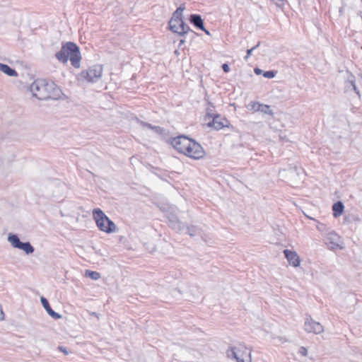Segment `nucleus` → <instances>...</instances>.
<instances>
[{"label":"nucleus","mask_w":362,"mask_h":362,"mask_svg":"<svg viewBox=\"0 0 362 362\" xmlns=\"http://www.w3.org/2000/svg\"><path fill=\"white\" fill-rule=\"evenodd\" d=\"M170 143L179 153L192 158L199 159L204 156L202 146L185 135H179L172 138Z\"/></svg>","instance_id":"f257e3e1"},{"label":"nucleus","mask_w":362,"mask_h":362,"mask_svg":"<svg viewBox=\"0 0 362 362\" xmlns=\"http://www.w3.org/2000/svg\"><path fill=\"white\" fill-rule=\"evenodd\" d=\"M55 57L64 64L67 63L70 59L71 64L74 68L80 67L81 52L78 46L74 42H67L62 44L61 49L55 54Z\"/></svg>","instance_id":"f03ea898"},{"label":"nucleus","mask_w":362,"mask_h":362,"mask_svg":"<svg viewBox=\"0 0 362 362\" xmlns=\"http://www.w3.org/2000/svg\"><path fill=\"white\" fill-rule=\"evenodd\" d=\"M30 90L33 95L40 100H47L51 98H55L57 91L54 83H48L45 80H35L30 86Z\"/></svg>","instance_id":"7ed1b4c3"},{"label":"nucleus","mask_w":362,"mask_h":362,"mask_svg":"<svg viewBox=\"0 0 362 362\" xmlns=\"http://www.w3.org/2000/svg\"><path fill=\"white\" fill-rule=\"evenodd\" d=\"M93 218L96 222L98 228L107 233H111L116 231V226L105 213L99 208L94 209L93 211Z\"/></svg>","instance_id":"20e7f679"},{"label":"nucleus","mask_w":362,"mask_h":362,"mask_svg":"<svg viewBox=\"0 0 362 362\" xmlns=\"http://www.w3.org/2000/svg\"><path fill=\"white\" fill-rule=\"evenodd\" d=\"M205 124L210 128L219 130L223 127H229V121L221 117L220 115H217L213 112L212 109H209V112L205 115Z\"/></svg>","instance_id":"39448f33"},{"label":"nucleus","mask_w":362,"mask_h":362,"mask_svg":"<svg viewBox=\"0 0 362 362\" xmlns=\"http://www.w3.org/2000/svg\"><path fill=\"white\" fill-rule=\"evenodd\" d=\"M303 329L308 334L315 335L322 334L325 332V327L310 315H305L303 320Z\"/></svg>","instance_id":"423d86ee"},{"label":"nucleus","mask_w":362,"mask_h":362,"mask_svg":"<svg viewBox=\"0 0 362 362\" xmlns=\"http://www.w3.org/2000/svg\"><path fill=\"white\" fill-rule=\"evenodd\" d=\"M227 356L230 358H234L237 362H250V353L248 349L243 344L230 348L227 351Z\"/></svg>","instance_id":"0eeeda50"},{"label":"nucleus","mask_w":362,"mask_h":362,"mask_svg":"<svg viewBox=\"0 0 362 362\" xmlns=\"http://www.w3.org/2000/svg\"><path fill=\"white\" fill-rule=\"evenodd\" d=\"M102 74L103 66L95 64L90 66L87 70H83L80 74V76L88 82L95 83L102 77Z\"/></svg>","instance_id":"6e6552de"},{"label":"nucleus","mask_w":362,"mask_h":362,"mask_svg":"<svg viewBox=\"0 0 362 362\" xmlns=\"http://www.w3.org/2000/svg\"><path fill=\"white\" fill-rule=\"evenodd\" d=\"M7 240L13 248L21 250L26 255L32 254L35 251V248L30 242H21L16 234L9 233Z\"/></svg>","instance_id":"1a4fd4ad"},{"label":"nucleus","mask_w":362,"mask_h":362,"mask_svg":"<svg viewBox=\"0 0 362 362\" xmlns=\"http://www.w3.org/2000/svg\"><path fill=\"white\" fill-rule=\"evenodd\" d=\"M325 243L332 250H342L345 248L343 238L334 231L327 233Z\"/></svg>","instance_id":"9d476101"},{"label":"nucleus","mask_w":362,"mask_h":362,"mask_svg":"<svg viewBox=\"0 0 362 362\" xmlns=\"http://www.w3.org/2000/svg\"><path fill=\"white\" fill-rule=\"evenodd\" d=\"M288 264L293 268H299L302 263V259L297 251L293 249H285L283 251Z\"/></svg>","instance_id":"9b49d317"},{"label":"nucleus","mask_w":362,"mask_h":362,"mask_svg":"<svg viewBox=\"0 0 362 362\" xmlns=\"http://www.w3.org/2000/svg\"><path fill=\"white\" fill-rule=\"evenodd\" d=\"M298 173V168L295 166H288L279 170L278 175L281 180H291Z\"/></svg>","instance_id":"f8f14e48"},{"label":"nucleus","mask_w":362,"mask_h":362,"mask_svg":"<svg viewBox=\"0 0 362 362\" xmlns=\"http://www.w3.org/2000/svg\"><path fill=\"white\" fill-rule=\"evenodd\" d=\"M40 302L42 303V305L43 306V308L50 317H52L54 320H59L62 318V315L60 314L56 313L54 310L52 309L46 298L42 296L40 298Z\"/></svg>","instance_id":"ddd939ff"},{"label":"nucleus","mask_w":362,"mask_h":362,"mask_svg":"<svg viewBox=\"0 0 362 362\" xmlns=\"http://www.w3.org/2000/svg\"><path fill=\"white\" fill-rule=\"evenodd\" d=\"M168 226L177 233H184L185 230V224L180 221L178 218L168 222Z\"/></svg>","instance_id":"4468645a"},{"label":"nucleus","mask_w":362,"mask_h":362,"mask_svg":"<svg viewBox=\"0 0 362 362\" xmlns=\"http://www.w3.org/2000/svg\"><path fill=\"white\" fill-rule=\"evenodd\" d=\"M189 21L196 28L204 31V21L202 16L199 14H191L189 16Z\"/></svg>","instance_id":"2eb2a0df"},{"label":"nucleus","mask_w":362,"mask_h":362,"mask_svg":"<svg viewBox=\"0 0 362 362\" xmlns=\"http://www.w3.org/2000/svg\"><path fill=\"white\" fill-rule=\"evenodd\" d=\"M344 210V206L341 202H337L332 206L333 216L334 218L339 217Z\"/></svg>","instance_id":"dca6fc26"},{"label":"nucleus","mask_w":362,"mask_h":362,"mask_svg":"<svg viewBox=\"0 0 362 362\" xmlns=\"http://www.w3.org/2000/svg\"><path fill=\"white\" fill-rule=\"evenodd\" d=\"M0 71L9 76H17V71L8 65L0 63Z\"/></svg>","instance_id":"f3484780"},{"label":"nucleus","mask_w":362,"mask_h":362,"mask_svg":"<svg viewBox=\"0 0 362 362\" xmlns=\"http://www.w3.org/2000/svg\"><path fill=\"white\" fill-rule=\"evenodd\" d=\"M140 124L143 127H147L150 129L153 130L156 133L163 135L165 133V129L159 126H154L148 122L140 121Z\"/></svg>","instance_id":"a211bd4d"},{"label":"nucleus","mask_w":362,"mask_h":362,"mask_svg":"<svg viewBox=\"0 0 362 362\" xmlns=\"http://www.w3.org/2000/svg\"><path fill=\"white\" fill-rule=\"evenodd\" d=\"M182 21H183V19H178V21H176V22H174V23H171V21H169V22H168L169 29L172 32L178 34V32L180 31V25L181 24L180 22H182Z\"/></svg>","instance_id":"6ab92c4d"},{"label":"nucleus","mask_w":362,"mask_h":362,"mask_svg":"<svg viewBox=\"0 0 362 362\" xmlns=\"http://www.w3.org/2000/svg\"><path fill=\"white\" fill-rule=\"evenodd\" d=\"M199 230H200V229H199L197 226H187L185 225V230L184 232H186L191 237H194L199 233Z\"/></svg>","instance_id":"aec40b11"},{"label":"nucleus","mask_w":362,"mask_h":362,"mask_svg":"<svg viewBox=\"0 0 362 362\" xmlns=\"http://www.w3.org/2000/svg\"><path fill=\"white\" fill-rule=\"evenodd\" d=\"M180 31L178 32V35L182 36V35H184L185 34H187L189 31L192 32L189 28V26L186 24L184 21L182 22H180Z\"/></svg>","instance_id":"412c9836"},{"label":"nucleus","mask_w":362,"mask_h":362,"mask_svg":"<svg viewBox=\"0 0 362 362\" xmlns=\"http://www.w3.org/2000/svg\"><path fill=\"white\" fill-rule=\"evenodd\" d=\"M165 217L167 218L168 222L172 220H175L177 218H178L176 209L170 208L168 211H166Z\"/></svg>","instance_id":"4be33fe9"},{"label":"nucleus","mask_w":362,"mask_h":362,"mask_svg":"<svg viewBox=\"0 0 362 362\" xmlns=\"http://www.w3.org/2000/svg\"><path fill=\"white\" fill-rule=\"evenodd\" d=\"M260 103L256 101H252L247 105V109L253 112H258L259 110Z\"/></svg>","instance_id":"5701e85b"},{"label":"nucleus","mask_w":362,"mask_h":362,"mask_svg":"<svg viewBox=\"0 0 362 362\" xmlns=\"http://www.w3.org/2000/svg\"><path fill=\"white\" fill-rule=\"evenodd\" d=\"M258 112H261L264 114H267V115H273L272 110L269 105L261 104V103H260L259 110Z\"/></svg>","instance_id":"b1692460"},{"label":"nucleus","mask_w":362,"mask_h":362,"mask_svg":"<svg viewBox=\"0 0 362 362\" xmlns=\"http://www.w3.org/2000/svg\"><path fill=\"white\" fill-rule=\"evenodd\" d=\"M86 276L93 280H98L100 278V274L99 272L90 270L86 271Z\"/></svg>","instance_id":"393cba45"},{"label":"nucleus","mask_w":362,"mask_h":362,"mask_svg":"<svg viewBox=\"0 0 362 362\" xmlns=\"http://www.w3.org/2000/svg\"><path fill=\"white\" fill-rule=\"evenodd\" d=\"M178 19H182V13H180L177 10H175L170 21H171V23H174L176 22V21H178Z\"/></svg>","instance_id":"a878e982"},{"label":"nucleus","mask_w":362,"mask_h":362,"mask_svg":"<svg viewBox=\"0 0 362 362\" xmlns=\"http://www.w3.org/2000/svg\"><path fill=\"white\" fill-rule=\"evenodd\" d=\"M349 81L351 85L353 86V88H354V91L356 92V93L358 95V97H360L361 95H360L359 90H358V88L355 84V81L354 80V76L352 75H351V77H350V78H349Z\"/></svg>","instance_id":"bb28decb"},{"label":"nucleus","mask_w":362,"mask_h":362,"mask_svg":"<svg viewBox=\"0 0 362 362\" xmlns=\"http://www.w3.org/2000/svg\"><path fill=\"white\" fill-rule=\"evenodd\" d=\"M298 354L301 356H307L308 355V349L305 346H300L298 351Z\"/></svg>","instance_id":"cd10ccee"},{"label":"nucleus","mask_w":362,"mask_h":362,"mask_svg":"<svg viewBox=\"0 0 362 362\" xmlns=\"http://www.w3.org/2000/svg\"><path fill=\"white\" fill-rule=\"evenodd\" d=\"M264 77L267 78H273L276 76V72L273 71H268L263 73Z\"/></svg>","instance_id":"c85d7f7f"},{"label":"nucleus","mask_w":362,"mask_h":362,"mask_svg":"<svg viewBox=\"0 0 362 362\" xmlns=\"http://www.w3.org/2000/svg\"><path fill=\"white\" fill-rule=\"evenodd\" d=\"M316 228L319 231H325V230H326L327 227H326V225H325L324 223H320V222H317V224L316 226Z\"/></svg>","instance_id":"c756f323"},{"label":"nucleus","mask_w":362,"mask_h":362,"mask_svg":"<svg viewBox=\"0 0 362 362\" xmlns=\"http://www.w3.org/2000/svg\"><path fill=\"white\" fill-rule=\"evenodd\" d=\"M222 69L224 71V72H226V73H227L230 71V67H229L228 64H223L222 65Z\"/></svg>","instance_id":"7c9ffc66"},{"label":"nucleus","mask_w":362,"mask_h":362,"mask_svg":"<svg viewBox=\"0 0 362 362\" xmlns=\"http://www.w3.org/2000/svg\"><path fill=\"white\" fill-rule=\"evenodd\" d=\"M58 349H59L60 351L63 352L64 354H66H66H68V351H67V350H66V347L62 346H59L58 347Z\"/></svg>","instance_id":"2f4dec72"},{"label":"nucleus","mask_w":362,"mask_h":362,"mask_svg":"<svg viewBox=\"0 0 362 362\" xmlns=\"http://www.w3.org/2000/svg\"><path fill=\"white\" fill-rule=\"evenodd\" d=\"M185 9V4H181L176 10H177L180 13H182L184 10Z\"/></svg>","instance_id":"473e14b6"},{"label":"nucleus","mask_w":362,"mask_h":362,"mask_svg":"<svg viewBox=\"0 0 362 362\" xmlns=\"http://www.w3.org/2000/svg\"><path fill=\"white\" fill-rule=\"evenodd\" d=\"M185 9V4H181L176 10H177L180 13H182L184 10Z\"/></svg>","instance_id":"72a5a7b5"},{"label":"nucleus","mask_w":362,"mask_h":362,"mask_svg":"<svg viewBox=\"0 0 362 362\" xmlns=\"http://www.w3.org/2000/svg\"><path fill=\"white\" fill-rule=\"evenodd\" d=\"M4 320V313L3 311L2 306L0 305V321Z\"/></svg>","instance_id":"f704fd0d"},{"label":"nucleus","mask_w":362,"mask_h":362,"mask_svg":"<svg viewBox=\"0 0 362 362\" xmlns=\"http://www.w3.org/2000/svg\"><path fill=\"white\" fill-rule=\"evenodd\" d=\"M278 6L284 5V0H272Z\"/></svg>","instance_id":"c9c22d12"},{"label":"nucleus","mask_w":362,"mask_h":362,"mask_svg":"<svg viewBox=\"0 0 362 362\" xmlns=\"http://www.w3.org/2000/svg\"><path fill=\"white\" fill-rule=\"evenodd\" d=\"M254 72H255V74H257V75H260V74H263V71H262V70H261V69H259V68H255V69H254Z\"/></svg>","instance_id":"e433bc0d"},{"label":"nucleus","mask_w":362,"mask_h":362,"mask_svg":"<svg viewBox=\"0 0 362 362\" xmlns=\"http://www.w3.org/2000/svg\"><path fill=\"white\" fill-rule=\"evenodd\" d=\"M253 49H254V48L247 49V56L245 57L246 59H247L249 57V56L251 54V53H252Z\"/></svg>","instance_id":"4c0bfd02"},{"label":"nucleus","mask_w":362,"mask_h":362,"mask_svg":"<svg viewBox=\"0 0 362 362\" xmlns=\"http://www.w3.org/2000/svg\"><path fill=\"white\" fill-rule=\"evenodd\" d=\"M90 315H93V316H95V317H98V313H95V312L91 313H90Z\"/></svg>","instance_id":"58836bf2"},{"label":"nucleus","mask_w":362,"mask_h":362,"mask_svg":"<svg viewBox=\"0 0 362 362\" xmlns=\"http://www.w3.org/2000/svg\"><path fill=\"white\" fill-rule=\"evenodd\" d=\"M204 33H205L206 34H207V35H209V31H207L206 30H204Z\"/></svg>","instance_id":"ea45409f"},{"label":"nucleus","mask_w":362,"mask_h":362,"mask_svg":"<svg viewBox=\"0 0 362 362\" xmlns=\"http://www.w3.org/2000/svg\"><path fill=\"white\" fill-rule=\"evenodd\" d=\"M359 76L362 79V73L359 74Z\"/></svg>","instance_id":"a19ab883"},{"label":"nucleus","mask_w":362,"mask_h":362,"mask_svg":"<svg viewBox=\"0 0 362 362\" xmlns=\"http://www.w3.org/2000/svg\"><path fill=\"white\" fill-rule=\"evenodd\" d=\"M184 40H181L180 44L183 43Z\"/></svg>","instance_id":"79ce46f5"}]
</instances>
